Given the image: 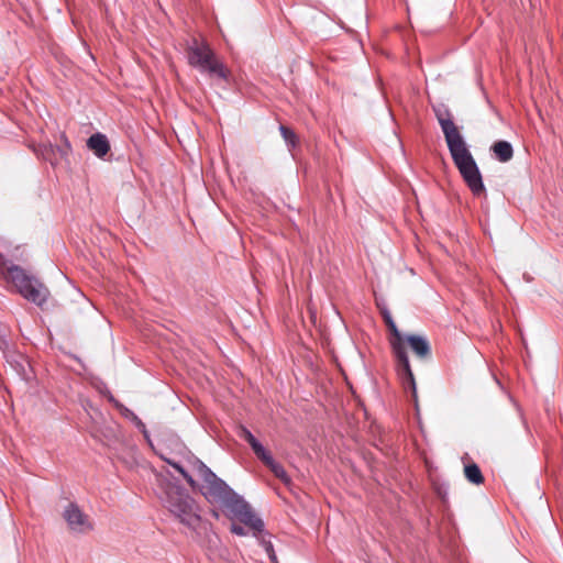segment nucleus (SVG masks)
<instances>
[{
    "instance_id": "4",
    "label": "nucleus",
    "mask_w": 563,
    "mask_h": 563,
    "mask_svg": "<svg viewBox=\"0 0 563 563\" xmlns=\"http://www.w3.org/2000/svg\"><path fill=\"white\" fill-rule=\"evenodd\" d=\"M155 481L162 505L179 523L188 528H194L200 523V508L189 490L180 483L179 477L166 468L155 472Z\"/></svg>"
},
{
    "instance_id": "17",
    "label": "nucleus",
    "mask_w": 563,
    "mask_h": 563,
    "mask_svg": "<svg viewBox=\"0 0 563 563\" xmlns=\"http://www.w3.org/2000/svg\"><path fill=\"white\" fill-rule=\"evenodd\" d=\"M79 402L84 411L89 416L92 423L104 421V413L101 408L93 404L88 397H80Z\"/></svg>"
},
{
    "instance_id": "16",
    "label": "nucleus",
    "mask_w": 563,
    "mask_h": 563,
    "mask_svg": "<svg viewBox=\"0 0 563 563\" xmlns=\"http://www.w3.org/2000/svg\"><path fill=\"white\" fill-rule=\"evenodd\" d=\"M278 130H279L280 136L283 137L288 151L290 152L292 158L295 159L296 158L295 150L300 144L299 135L290 125H287V124L280 123L278 126Z\"/></svg>"
},
{
    "instance_id": "10",
    "label": "nucleus",
    "mask_w": 563,
    "mask_h": 563,
    "mask_svg": "<svg viewBox=\"0 0 563 563\" xmlns=\"http://www.w3.org/2000/svg\"><path fill=\"white\" fill-rule=\"evenodd\" d=\"M86 147L95 157L104 162L112 161L111 143L106 133L96 131L86 139Z\"/></svg>"
},
{
    "instance_id": "29",
    "label": "nucleus",
    "mask_w": 563,
    "mask_h": 563,
    "mask_svg": "<svg viewBox=\"0 0 563 563\" xmlns=\"http://www.w3.org/2000/svg\"><path fill=\"white\" fill-rule=\"evenodd\" d=\"M164 462L166 464H168L170 467H173L174 470L177 468V465L180 464V462L175 461L174 459H170V457L164 459Z\"/></svg>"
},
{
    "instance_id": "1",
    "label": "nucleus",
    "mask_w": 563,
    "mask_h": 563,
    "mask_svg": "<svg viewBox=\"0 0 563 563\" xmlns=\"http://www.w3.org/2000/svg\"><path fill=\"white\" fill-rule=\"evenodd\" d=\"M432 111L444 135V140L454 166L466 187L477 198H486L487 189L482 172L470 150L461 128L456 125L449 107L442 102L432 104Z\"/></svg>"
},
{
    "instance_id": "32",
    "label": "nucleus",
    "mask_w": 563,
    "mask_h": 563,
    "mask_svg": "<svg viewBox=\"0 0 563 563\" xmlns=\"http://www.w3.org/2000/svg\"><path fill=\"white\" fill-rule=\"evenodd\" d=\"M189 454H190V456H189L188 461L192 465V463L195 462V459H192V456H191L192 453L191 452H189Z\"/></svg>"
},
{
    "instance_id": "28",
    "label": "nucleus",
    "mask_w": 563,
    "mask_h": 563,
    "mask_svg": "<svg viewBox=\"0 0 563 563\" xmlns=\"http://www.w3.org/2000/svg\"><path fill=\"white\" fill-rule=\"evenodd\" d=\"M67 355L70 358H73L74 361H76L82 368H86V364L80 356H78L77 354H74L71 352L67 353Z\"/></svg>"
},
{
    "instance_id": "19",
    "label": "nucleus",
    "mask_w": 563,
    "mask_h": 563,
    "mask_svg": "<svg viewBox=\"0 0 563 563\" xmlns=\"http://www.w3.org/2000/svg\"><path fill=\"white\" fill-rule=\"evenodd\" d=\"M117 410L120 412V415L129 420L139 431L144 429L146 424L142 421V419L129 407H126L122 402H117Z\"/></svg>"
},
{
    "instance_id": "9",
    "label": "nucleus",
    "mask_w": 563,
    "mask_h": 563,
    "mask_svg": "<svg viewBox=\"0 0 563 563\" xmlns=\"http://www.w3.org/2000/svg\"><path fill=\"white\" fill-rule=\"evenodd\" d=\"M90 435L92 439L110 449L117 448V445L121 443L122 438L120 432V424L115 421L107 423L106 420L93 423Z\"/></svg>"
},
{
    "instance_id": "5",
    "label": "nucleus",
    "mask_w": 563,
    "mask_h": 563,
    "mask_svg": "<svg viewBox=\"0 0 563 563\" xmlns=\"http://www.w3.org/2000/svg\"><path fill=\"white\" fill-rule=\"evenodd\" d=\"M186 58L190 67L206 74L211 80L222 81L225 87L236 85V79L230 68L207 41L194 37L191 42L187 43Z\"/></svg>"
},
{
    "instance_id": "31",
    "label": "nucleus",
    "mask_w": 563,
    "mask_h": 563,
    "mask_svg": "<svg viewBox=\"0 0 563 563\" xmlns=\"http://www.w3.org/2000/svg\"><path fill=\"white\" fill-rule=\"evenodd\" d=\"M0 388L4 390L5 393L10 394V389L7 386L0 385Z\"/></svg>"
},
{
    "instance_id": "33",
    "label": "nucleus",
    "mask_w": 563,
    "mask_h": 563,
    "mask_svg": "<svg viewBox=\"0 0 563 563\" xmlns=\"http://www.w3.org/2000/svg\"><path fill=\"white\" fill-rule=\"evenodd\" d=\"M388 111H389V114H390L391 119L394 120L393 111L390 109H388Z\"/></svg>"
},
{
    "instance_id": "26",
    "label": "nucleus",
    "mask_w": 563,
    "mask_h": 563,
    "mask_svg": "<svg viewBox=\"0 0 563 563\" xmlns=\"http://www.w3.org/2000/svg\"><path fill=\"white\" fill-rule=\"evenodd\" d=\"M140 432L142 433V435H143V438H144V440H145L146 444L148 445V448H150L151 450H153V452H154L156 449H155V446H154V442H153V440H152V438H151V433H150V431L147 430V428L145 427V428H144V429H142Z\"/></svg>"
},
{
    "instance_id": "2",
    "label": "nucleus",
    "mask_w": 563,
    "mask_h": 563,
    "mask_svg": "<svg viewBox=\"0 0 563 563\" xmlns=\"http://www.w3.org/2000/svg\"><path fill=\"white\" fill-rule=\"evenodd\" d=\"M203 484L198 482V487H194L192 493L201 494L212 506L209 514L216 520L224 515L231 522L242 520H252L251 512L254 510L252 505L239 493H236L224 479L216 473L205 478Z\"/></svg>"
},
{
    "instance_id": "18",
    "label": "nucleus",
    "mask_w": 563,
    "mask_h": 563,
    "mask_svg": "<svg viewBox=\"0 0 563 563\" xmlns=\"http://www.w3.org/2000/svg\"><path fill=\"white\" fill-rule=\"evenodd\" d=\"M377 308L390 334V339H395L401 331L398 329L394 317L385 302L376 301Z\"/></svg>"
},
{
    "instance_id": "15",
    "label": "nucleus",
    "mask_w": 563,
    "mask_h": 563,
    "mask_svg": "<svg viewBox=\"0 0 563 563\" xmlns=\"http://www.w3.org/2000/svg\"><path fill=\"white\" fill-rule=\"evenodd\" d=\"M431 488H432L434 496L439 500V504H440V507L442 508V510H444V511L448 510L450 507V501H449L450 484H449V482L445 479H442L440 477H433V478H431Z\"/></svg>"
},
{
    "instance_id": "25",
    "label": "nucleus",
    "mask_w": 563,
    "mask_h": 563,
    "mask_svg": "<svg viewBox=\"0 0 563 563\" xmlns=\"http://www.w3.org/2000/svg\"><path fill=\"white\" fill-rule=\"evenodd\" d=\"M55 155L58 154L60 158L67 161L68 154L71 150H66L65 145L54 144Z\"/></svg>"
},
{
    "instance_id": "30",
    "label": "nucleus",
    "mask_w": 563,
    "mask_h": 563,
    "mask_svg": "<svg viewBox=\"0 0 563 563\" xmlns=\"http://www.w3.org/2000/svg\"><path fill=\"white\" fill-rule=\"evenodd\" d=\"M154 453L162 460L164 461V459H167L168 456H166L164 453L162 452H158L157 450L154 451Z\"/></svg>"
},
{
    "instance_id": "3",
    "label": "nucleus",
    "mask_w": 563,
    "mask_h": 563,
    "mask_svg": "<svg viewBox=\"0 0 563 563\" xmlns=\"http://www.w3.org/2000/svg\"><path fill=\"white\" fill-rule=\"evenodd\" d=\"M389 345L401 386L406 393L410 394L416 410L419 412L417 383L411 368L408 349L418 358L424 361L432 356L431 343L424 334L400 332L395 339H389Z\"/></svg>"
},
{
    "instance_id": "21",
    "label": "nucleus",
    "mask_w": 563,
    "mask_h": 563,
    "mask_svg": "<svg viewBox=\"0 0 563 563\" xmlns=\"http://www.w3.org/2000/svg\"><path fill=\"white\" fill-rule=\"evenodd\" d=\"M95 388L98 390V393L104 397L115 409L118 404L121 402L118 400L111 390L108 388L107 384L102 379H98V384L95 385Z\"/></svg>"
},
{
    "instance_id": "27",
    "label": "nucleus",
    "mask_w": 563,
    "mask_h": 563,
    "mask_svg": "<svg viewBox=\"0 0 563 563\" xmlns=\"http://www.w3.org/2000/svg\"><path fill=\"white\" fill-rule=\"evenodd\" d=\"M60 145H65L66 150H71V143L65 132L59 133Z\"/></svg>"
},
{
    "instance_id": "8",
    "label": "nucleus",
    "mask_w": 563,
    "mask_h": 563,
    "mask_svg": "<svg viewBox=\"0 0 563 563\" xmlns=\"http://www.w3.org/2000/svg\"><path fill=\"white\" fill-rule=\"evenodd\" d=\"M251 521L242 520L240 523L231 522L229 528L230 532L238 537L251 534L256 539L258 545L264 549L271 563L277 562L278 558L272 542L273 534L266 529L264 520L255 510L251 512Z\"/></svg>"
},
{
    "instance_id": "23",
    "label": "nucleus",
    "mask_w": 563,
    "mask_h": 563,
    "mask_svg": "<svg viewBox=\"0 0 563 563\" xmlns=\"http://www.w3.org/2000/svg\"><path fill=\"white\" fill-rule=\"evenodd\" d=\"M175 471L187 483L190 490H192L194 487H198V481L192 476V474L181 463L179 465H177V468H175Z\"/></svg>"
},
{
    "instance_id": "20",
    "label": "nucleus",
    "mask_w": 563,
    "mask_h": 563,
    "mask_svg": "<svg viewBox=\"0 0 563 563\" xmlns=\"http://www.w3.org/2000/svg\"><path fill=\"white\" fill-rule=\"evenodd\" d=\"M36 154L46 162H49L52 166H56L58 164L57 158H55V150L54 144L49 141L46 143H41L36 151Z\"/></svg>"
},
{
    "instance_id": "11",
    "label": "nucleus",
    "mask_w": 563,
    "mask_h": 563,
    "mask_svg": "<svg viewBox=\"0 0 563 563\" xmlns=\"http://www.w3.org/2000/svg\"><path fill=\"white\" fill-rule=\"evenodd\" d=\"M63 518L73 531L84 533L92 530L88 516L80 509L77 503H69L65 507Z\"/></svg>"
},
{
    "instance_id": "24",
    "label": "nucleus",
    "mask_w": 563,
    "mask_h": 563,
    "mask_svg": "<svg viewBox=\"0 0 563 563\" xmlns=\"http://www.w3.org/2000/svg\"><path fill=\"white\" fill-rule=\"evenodd\" d=\"M0 351L3 354V358H5L8 354L16 352L15 350H11V343H10L9 339L7 338L5 333H3L0 336Z\"/></svg>"
},
{
    "instance_id": "14",
    "label": "nucleus",
    "mask_w": 563,
    "mask_h": 563,
    "mask_svg": "<svg viewBox=\"0 0 563 563\" xmlns=\"http://www.w3.org/2000/svg\"><path fill=\"white\" fill-rule=\"evenodd\" d=\"M4 360L10 365V367L16 373L21 380L25 383H30L32 380L33 377L29 375L24 365L26 361L25 355L16 351L14 353L8 354Z\"/></svg>"
},
{
    "instance_id": "12",
    "label": "nucleus",
    "mask_w": 563,
    "mask_h": 563,
    "mask_svg": "<svg viewBox=\"0 0 563 563\" xmlns=\"http://www.w3.org/2000/svg\"><path fill=\"white\" fill-rule=\"evenodd\" d=\"M461 460L465 479L472 485H482L485 482V476L479 465L471 459L468 453H464Z\"/></svg>"
},
{
    "instance_id": "13",
    "label": "nucleus",
    "mask_w": 563,
    "mask_h": 563,
    "mask_svg": "<svg viewBox=\"0 0 563 563\" xmlns=\"http://www.w3.org/2000/svg\"><path fill=\"white\" fill-rule=\"evenodd\" d=\"M490 155L499 163H508L514 157V146L507 140H497L489 147Z\"/></svg>"
},
{
    "instance_id": "22",
    "label": "nucleus",
    "mask_w": 563,
    "mask_h": 563,
    "mask_svg": "<svg viewBox=\"0 0 563 563\" xmlns=\"http://www.w3.org/2000/svg\"><path fill=\"white\" fill-rule=\"evenodd\" d=\"M192 459H195V462L192 463V467L198 472L199 476L203 481L207 477H210L214 472L199 457H197L195 454H191Z\"/></svg>"
},
{
    "instance_id": "6",
    "label": "nucleus",
    "mask_w": 563,
    "mask_h": 563,
    "mask_svg": "<svg viewBox=\"0 0 563 563\" xmlns=\"http://www.w3.org/2000/svg\"><path fill=\"white\" fill-rule=\"evenodd\" d=\"M8 273L18 292L27 301L43 308L51 295L45 284L19 264L11 263L8 266Z\"/></svg>"
},
{
    "instance_id": "7",
    "label": "nucleus",
    "mask_w": 563,
    "mask_h": 563,
    "mask_svg": "<svg viewBox=\"0 0 563 563\" xmlns=\"http://www.w3.org/2000/svg\"><path fill=\"white\" fill-rule=\"evenodd\" d=\"M235 433L241 440L249 444L257 460H260L277 479L286 486L292 483L291 477L288 475L283 464L274 457L271 450L267 449L245 424L239 423L235 427Z\"/></svg>"
}]
</instances>
